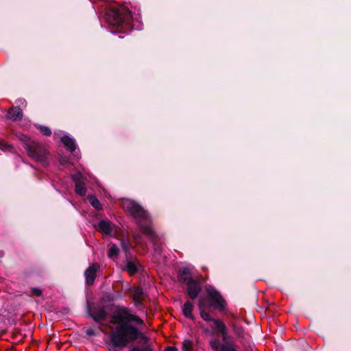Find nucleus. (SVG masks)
Wrapping results in <instances>:
<instances>
[{"label": "nucleus", "instance_id": "20", "mask_svg": "<svg viewBox=\"0 0 351 351\" xmlns=\"http://www.w3.org/2000/svg\"><path fill=\"white\" fill-rule=\"evenodd\" d=\"M119 252V250L116 244H112L108 252V258L113 259L117 257Z\"/></svg>", "mask_w": 351, "mask_h": 351}, {"label": "nucleus", "instance_id": "12", "mask_svg": "<svg viewBox=\"0 0 351 351\" xmlns=\"http://www.w3.org/2000/svg\"><path fill=\"white\" fill-rule=\"evenodd\" d=\"M97 230L105 235H110L112 232V223L108 220H101Z\"/></svg>", "mask_w": 351, "mask_h": 351}, {"label": "nucleus", "instance_id": "7", "mask_svg": "<svg viewBox=\"0 0 351 351\" xmlns=\"http://www.w3.org/2000/svg\"><path fill=\"white\" fill-rule=\"evenodd\" d=\"M210 322H213L215 326L216 333L221 336L222 342H221V344H226L232 341L231 336L228 334V328L222 320L211 317Z\"/></svg>", "mask_w": 351, "mask_h": 351}, {"label": "nucleus", "instance_id": "29", "mask_svg": "<svg viewBox=\"0 0 351 351\" xmlns=\"http://www.w3.org/2000/svg\"><path fill=\"white\" fill-rule=\"evenodd\" d=\"M82 178H83L82 174L80 172L72 176V180L75 182V184L80 183V182H82L83 181Z\"/></svg>", "mask_w": 351, "mask_h": 351}, {"label": "nucleus", "instance_id": "30", "mask_svg": "<svg viewBox=\"0 0 351 351\" xmlns=\"http://www.w3.org/2000/svg\"><path fill=\"white\" fill-rule=\"evenodd\" d=\"M192 348V341L190 340H185L183 343V350L189 351Z\"/></svg>", "mask_w": 351, "mask_h": 351}, {"label": "nucleus", "instance_id": "5", "mask_svg": "<svg viewBox=\"0 0 351 351\" xmlns=\"http://www.w3.org/2000/svg\"><path fill=\"white\" fill-rule=\"evenodd\" d=\"M25 149L28 156L35 161L41 162L45 165L47 164V159L49 152L42 143L33 141L32 143L28 144L27 147H25Z\"/></svg>", "mask_w": 351, "mask_h": 351}, {"label": "nucleus", "instance_id": "14", "mask_svg": "<svg viewBox=\"0 0 351 351\" xmlns=\"http://www.w3.org/2000/svg\"><path fill=\"white\" fill-rule=\"evenodd\" d=\"M140 265L137 259H134V261L128 260V255L126 254L125 269L130 276H133L138 271V267Z\"/></svg>", "mask_w": 351, "mask_h": 351}, {"label": "nucleus", "instance_id": "34", "mask_svg": "<svg viewBox=\"0 0 351 351\" xmlns=\"http://www.w3.org/2000/svg\"><path fill=\"white\" fill-rule=\"evenodd\" d=\"M86 334L88 336H96V332L93 328H88L86 331Z\"/></svg>", "mask_w": 351, "mask_h": 351}, {"label": "nucleus", "instance_id": "18", "mask_svg": "<svg viewBox=\"0 0 351 351\" xmlns=\"http://www.w3.org/2000/svg\"><path fill=\"white\" fill-rule=\"evenodd\" d=\"M75 184V193L80 196H84L86 193V188L85 186V184H84V181H82L80 183Z\"/></svg>", "mask_w": 351, "mask_h": 351}, {"label": "nucleus", "instance_id": "21", "mask_svg": "<svg viewBox=\"0 0 351 351\" xmlns=\"http://www.w3.org/2000/svg\"><path fill=\"white\" fill-rule=\"evenodd\" d=\"M129 351H154L153 347L149 344L143 345V347H139L137 346H133Z\"/></svg>", "mask_w": 351, "mask_h": 351}, {"label": "nucleus", "instance_id": "13", "mask_svg": "<svg viewBox=\"0 0 351 351\" xmlns=\"http://www.w3.org/2000/svg\"><path fill=\"white\" fill-rule=\"evenodd\" d=\"M6 117L13 121L21 120L23 118L22 110L19 106L12 107L8 110Z\"/></svg>", "mask_w": 351, "mask_h": 351}, {"label": "nucleus", "instance_id": "25", "mask_svg": "<svg viewBox=\"0 0 351 351\" xmlns=\"http://www.w3.org/2000/svg\"><path fill=\"white\" fill-rule=\"evenodd\" d=\"M36 128L40 130V132L46 136H49L51 135V130L49 128L41 125H37Z\"/></svg>", "mask_w": 351, "mask_h": 351}, {"label": "nucleus", "instance_id": "31", "mask_svg": "<svg viewBox=\"0 0 351 351\" xmlns=\"http://www.w3.org/2000/svg\"><path fill=\"white\" fill-rule=\"evenodd\" d=\"M143 295V290L141 288H136L134 291V298H142Z\"/></svg>", "mask_w": 351, "mask_h": 351}, {"label": "nucleus", "instance_id": "35", "mask_svg": "<svg viewBox=\"0 0 351 351\" xmlns=\"http://www.w3.org/2000/svg\"><path fill=\"white\" fill-rule=\"evenodd\" d=\"M164 351H178V349L173 346H168L165 349Z\"/></svg>", "mask_w": 351, "mask_h": 351}, {"label": "nucleus", "instance_id": "26", "mask_svg": "<svg viewBox=\"0 0 351 351\" xmlns=\"http://www.w3.org/2000/svg\"><path fill=\"white\" fill-rule=\"evenodd\" d=\"M239 340L245 350L251 348L250 336L248 333L246 334V339H239Z\"/></svg>", "mask_w": 351, "mask_h": 351}, {"label": "nucleus", "instance_id": "27", "mask_svg": "<svg viewBox=\"0 0 351 351\" xmlns=\"http://www.w3.org/2000/svg\"><path fill=\"white\" fill-rule=\"evenodd\" d=\"M121 247H122V249L127 253L130 247H131V245H130V241L128 238H122L121 239Z\"/></svg>", "mask_w": 351, "mask_h": 351}, {"label": "nucleus", "instance_id": "8", "mask_svg": "<svg viewBox=\"0 0 351 351\" xmlns=\"http://www.w3.org/2000/svg\"><path fill=\"white\" fill-rule=\"evenodd\" d=\"M209 346L213 351H238L237 346L232 341L228 343L221 344L218 339H213L209 341Z\"/></svg>", "mask_w": 351, "mask_h": 351}, {"label": "nucleus", "instance_id": "22", "mask_svg": "<svg viewBox=\"0 0 351 351\" xmlns=\"http://www.w3.org/2000/svg\"><path fill=\"white\" fill-rule=\"evenodd\" d=\"M0 149L4 152L8 151L10 152H13L14 151V147L3 140L0 141Z\"/></svg>", "mask_w": 351, "mask_h": 351}, {"label": "nucleus", "instance_id": "1", "mask_svg": "<svg viewBox=\"0 0 351 351\" xmlns=\"http://www.w3.org/2000/svg\"><path fill=\"white\" fill-rule=\"evenodd\" d=\"M112 323L117 326L109 334L108 348L110 351H120L134 342L147 345L150 341L137 326H144V321L139 316L132 314L125 306H117L112 315Z\"/></svg>", "mask_w": 351, "mask_h": 351}, {"label": "nucleus", "instance_id": "11", "mask_svg": "<svg viewBox=\"0 0 351 351\" xmlns=\"http://www.w3.org/2000/svg\"><path fill=\"white\" fill-rule=\"evenodd\" d=\"M177 278L180 283L184 285L194 280L191 271L189 267L180 268L178 271Z\"/></svg>", "mask_w": 351, "mask_h": 351}, {"label": "nucleus", "instance_id": "17", "mask_svg": "<svg viewBox=\"0 0 351 351\" xmlns=\"http://www.w3.org/2000/svg\"><path fill=\"white\" fill-rule=\"evenodd\" d=\"M193 304L187 300L182 306V313L188 319L193 320L195 319L193 315Z\"/></svg>", "mask_w": 351, "mask_h": 351}, {"label": "nucleus", "instance_id": "24", "mask_svg": "<svg viewBox=\"0 0 351 351\" xmlns=\"http://www.w3.org/2000/svg\"><path fill=\"white\" fill-rule=\"evenodd\" d=\"M117 300V295L114 293H105L101 298V300L105 302H112Z\"/></svg>", "mask_w": 351, "mask_h": 351}, {"label": "nucleus", "instance_id": "23", "mask_svg": "<svg viewBox=\"0 0 351 351\" xmlns=\"http://www.w3.org/2000/svg\"><path fill=\"white\" fill-rule=\"evenodd\" d=\"M19 139L23 143V147H27L28 144L32 143V141L34 140L31 139L29 136L27 135H25L23 134H20L18 135Z\"/></svg>", "mask_w": 351, "mask_h": 351}, {"label": "nucleus", "instance_id": "28", "mask_svg": "<svg viewBox=\"0 0 351 351\" xmlns=\"http://www.w3.org/2000/svg\"><path fill=\"white\" fill-rule=\"evenodd\" d=\"M133 239L136 243V245L143 246L144 245V241L143 237L138 233L133 234Z\"/></svg>", "mask_w": 351, "mask_h": 351}, {"label": "nucleus", "instance_id": "10", "mask_svg": "<svg viewBox=\"0 0 351 351\" xmlns=\"http://www.w3.org/2000/svg\"><path fill=\"white\" fill-rule=\"evenodd\" d=\"M99 269V265L98 263H93L88 267L84 271V276L86 278V283L90 286L93 285L97 272Z\"/></svg>", "mask_w": 351, "mask_h": 351}, {"label": "nucleus", "instance_id": "2", "mask_svg": "<svg viewBox=\"0 0 351 351\" xmlns=\"http://www.w3.org/2000/svg\"><path fill=\"white\" fill-rule=\"evenodd\" d=\"M123 205L135 219L142 232L154 243L157 236L152 228V219L149 213L134 200L125 199L123 201Z\"/></svg>", "mask_w": 351, "mask_h": 351}, {"label": "nucleus", "instance_id": "4", "mask_svg": "<svg viewBox=\"0 0 351 351\" xmlns=\"http://www.w3.org/2000/svg\"><path fill=\"white\" fill-rule=\"evenodd\" d=\"M131 13L128 10L112 8L107 11L106 19L108 23L117 27V31L121 32L123 25L130 23Z\"/></svg>", "mask_w": 351, "mask_h": 351}, {"label": "nucleus", "instance_id": "32", "mask_svg": "<svg viewBox=\"0 0 351 351\" xmlns=\"http://www.w3.org/2000/svg\"><path fill=\"white\" fill-rule=\"evenodd\" d=\"M32 293L33 295L40 297L42 295L43 291L39 288L33 287L32 288Z\"/></svg>", "mask_w": 351, "mask_h": 351}, {"label": "nucleus", "instance_id": "16", "mask_svg": "<svg viewBox=\"0 0 351 351\" xmlns=\"http://www.w3.org/2000/svg\"><path fill=\"white\" fill-rule=\"evenodd\" d=\"M61 142L66 147V149L71 152H73L76 149V143L73 138L69 137L67 135H64L61 138Z\"/></svg>", "mask_w": 351, "mask_h": 351}, {"label": "nucleus", "instance_id": "3", "mask_svg": "<svg viewBox=\"0 0 351 351\" xmlns=\"http://www.w3.org/2000/svg\"><path fill=\"white\" fill-rule=\"evenodd\" d=\"M206 298H201L198 300L197 306L200 317L206 322H210L211 316L206 311L210 306H214L220 311H223L226 306V302L221 294L210 285L206 286Z\"/></svg>", "mask_w": 351, "mask_h": 351}, {"label": "nucleus", "instance_id": "19", "mask_svg": "<svg viewBox=\"0 0 351 351\" xmlns=\"http://www.w3.org/2000/svg\"><path fill=\"white\" fill-rule=\"evenodd\" d=\"M88 199L90 204L96 210H101L102 208L100 202L95 195H89Z\"/></svg>", "mask_w": 351, "mask_h": 351}, {"label": "nucleus", "instance_id": "9", "mask_svg": "<svg viewBox=\"0 0 351 351\" xmlns=\"http://www.w3.org/2000/svg\"><path fill=\"white\" fill-rule=\"evenodd\" d=\"M186 285L187 295L191 300L196 299L202 290L200 282L194 279Z\"/></svg>", "mask_w": 351, "mask_h": 351}, {"label": "nucleus", "instance_id": "33", "mask_svg": "<svg viewBox=\"0 0 351 351\" xmlns=\"http://www.w3.org/2000/svg\"><path fill=\"white\" fill-rule=\"evenodd\" d=\"M133 300H134V304L137 307H140L143 305V303H142V298H134L133 297Z\"/></svg>", "mask_w": 351, "mask_h": 351}, {"label": "nucleus", "instance_id": "6", "mask_svg": "<svg viewBox=\"0 0 351 351\" xmlns=\"http://www.w3.org/2000/svg\"><path fill=\"white\" fill-rule=\"evenodd\" d=\"M87 314L96 323L103 324L108 317L106 306L95 302H87Z\"/></svg>", "mask_w": 351, "mask_h": 351}, {"label": "nucleus", "instance_id": "15", "mask_svg": "<svg viewBox=\"0 0 351 351\" xmlns=\"http://www.w3.org/2000/svg\"><path fill=\"white\" fill-rule=\"evenodd\" d=\"M230 326L232 327V331L238 339H246V334L247 332H245L244 328L241 325H238L232 322L230 324Z\"/></svg>", "mask_w": 351, "mask_h": 351}]
</instances>
